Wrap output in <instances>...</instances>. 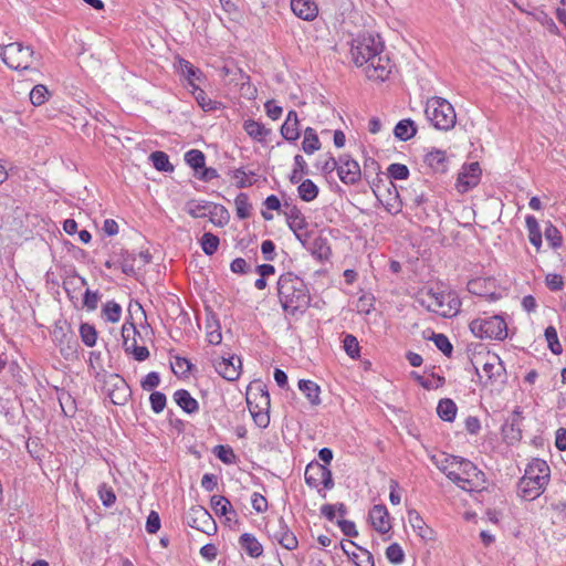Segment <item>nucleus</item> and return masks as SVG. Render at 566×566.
<instances>
[{
  "label": "nucleus",
  "mask_w": 566,
  "mask_h": 566,
  "mask_svg": "<svg viewBox=\"0 0 566 566\" xmlns=\"http://www.w3.org/2000/svg\"><path fill=\"white\" fill-rule=\"evenodd\" d=\"M179 80L182 88L191 94L203 112L221 108L222 104L208 97L205 88L208 85L206 74L187 60L179 59Z\"/></svg>",
  "instance_id": "obj_1"
},
{
  "label": "nucleus",
  "mask_w": 566,
  "mask_h": 566,
  "mask_svg": "<svg viewBox=\"0 0 566 566\" xmlns=\"http://www.w3.org/2000/svg\"><path fill=\"white\" fill-rule=\"evenodd\" d=\"M277 294L283 310L291 314H295L297 311H304L311 301L304 281L291 272L280 276L277 281Z\"/></svg>",
  "instance_id": "obj_2"
},
{
  "label": "nucleus",
  "mask_w": 566,
  "mask_h": 566,
  "mask_svg": "<svg viewBox=\"0 0 566 566\" xmlns=\"http://www.w3.org/2000/svg\"><path fill=\"white\" fill-rule=\"evenodd\" d=\"M549 481V467L544 460L534 459L527 465L524 476L518 482L521 496L526 501L538 497Z\"/></svg>",
  "instance_id": "obj_3"
},
{
  "label": "nucleus",
  "mask_w": 566,
  "mask_h": 566,
  "mask_svg": "<svg viewBox=\"0 0 566 566\" xmlns=\"http://www.w3.org/2000/svg\"><path fill=\"white\" fill-rule=\"evenodd\" d=\"M416 302L429 312L443 317H452L458 314L460 301L451 293L436 292L431 287L420 289L415 296Z\"/></svg>",
  "instance_id": "obj_4"
},
{
  "label": "nucleus",
  "mask_w": 566,
  "mask_h": 566,
  "mask_svg": "<svg viewBox=\"0 0 566 566\" xmlns=\"http://www.w3.org/2000/svg\"><path fill=\"white\" fill-rule=\"evenodd\" d=\"M149 326L142 325L137 329L134 323H125L122 327L123 346L126 353L132 354L138 361H144L149 357V350L146 347V340L149 338Z\"/></svg>",
  "instance_id": "obj_5"
},
{
  "label": "nucleus",
  "mask_w": 566,
  "mask_h": 566,
  "mask_svg": "<svg viewBox=\"0 0 566 566\" xmlns=\"http://www.w3.org/2000/svg\"><path fill=\"white\" fill-rule=\"evenodd\" d=\"M426 116L428 120L441 130H449L457 123V115L453 106L442 97H431L427 101Z\"/></svg>",
  "instance_id": "obj_6"
},
{
  "label": "nucleus",
  "mask_w": 566,
  "mask_h": 566,
  "mask_svg": "<svg viewBox=\"0 0 566 566\" xmlns=\"http://www.w3.org/2000/svg\"><path fill=\"white\" fill-rule=\"evenodd\" d=\"M1 59L8 67L24 71L31 69L36 56L31 46L23 45L21 42H13L3 45Z\"/></svg>",
  "instance_id": "obj_7"
},
{
  "label": "nucleus",
  "mask_w": 566,
  "mask_h": 566,
  "mask_svg": "<svg viewBox=\"0 0 566 566\" xmlns=\"http://www.w3.org/2000/svg\"><path fill=\"white\" fill-rule=\"evenodd\" d=\"M470 331L479 338L503 340L507 337V325L500 315L479 317L470 323Z\"/></svg>",
  "instance_id": "obj_8"
},
{
  "label": "nucleus",
  "mask_w": 566,
  "mask_h": 566,
  "mask_svg": "<svg viewBox=\"0 0 566 566\" xmlns=\"http://www.w3.org/2000/svg\"><path fill=\"white\" fill-rule=\"evenodd\" d=\"M381 51L382 44L370 33L359 34L352 41L350 54L357 66L367 65Z\"/></svg>",
  "instance_id": "obj_9"
},
{
  "label": "nucleus",
  "mask_w": 566,
  "mask_h": 566,
  "mask_svg": "<svg viewBox=\"0 0 566 566\" xmlns=\"http://www.w3.org/2000/svg\"><path fill=\"white\" fill-rule=\"evenodd\" d=\"M448 479L468 492L480 491L484 488L485 483L484 473L471 461H465L463 463L461 472L448 469Z\"/></svg>",
  "instance_id": "obj_10"
},
{
  "label": "nucleus",
  "mask_w": 566,
  "mask_h": 566,
  "mask_svg": "<svg viewBox=\"0 0 566 566\" xmlns=\"http://www.w3.org/2000/svg\"><path fill=\"white\" fill-rule=\"evenodd\" d=\"M289 228L293 231L296 239L302 243H308L310 237H313L314 230L310 229L304 214L296 207H287L284 211Z\"/></svg>",
  "instance_id": "obj_11"
},
{
  "label": "nucleus",
  "mask_w": 566,
  "mask_h": 566,
  "mask_svg": "<svg viewBox=\"0 0 566 566\" xmlns=\"http://www.w3.org/2000/svg\"><path fill=\"white\" fill-rule=\"evenodd\" d=\"M268 533L269 536L282 547L289 551L297 548V538L282 517L268 526Z\"/></svg>",
  "instance_id": "obj_12"
},
{
  "label": "nucleus",
  "mask_w": 566,
  "mask_h": 566,
  "mask_svg": "<svg viewBox=\"0 0 566 566\" xmlns=\"http://www.w3.org/2000/svg\"><path fill=\"white\" fill-rule=\"evenodd\" d=\"M52 339L60 347L62 356L67 358L76 352V340L73 339L65 321H57L52 331Z\"/></svg>",
  "instance_id": "obj_13"
},
{
  "label": "nucleus",
  "mask_w": 566,
  "mask_h": 566,
  "mask_svg": "<svg viewBox=\"0 0 566 566\" xmlns=\"http://www.w3.org/2000/svg\"><path fill=\"white\" fill-rule=\"evenodd\" d=\"M186 164L193 169L195 176L203 181H209L218 177L213 168L206 167V156L199 149H191L185 154Z\"/></svg>",
  "instance_id": "obj_14"
},
{
  "label": "nucleus",
  "mask_w": 566,
  "mask_h": 566,
  "mask_svg": "<svg viewBox=\"0 0 566 566\" xmlns=\"http://www.w3.org/2000/svg\"><path fill=\"white\" fill-rule=\"evenodd\" d=\"M188 524L207 535H212L217 532V524L211 514L202 506H195L188 514Z\"/></svg>",
  "instance_id": "obj_15"
},
{
  "label": "nucleus",
  "mask_w": 566,
  "mask_h": 566,
  "mask_svg": "<svg viewBox=\"0 0 566 566\" xmlns=\"http://www.w3.org/2000/svg\"><path fill=\"white\" fill-rule=\"evenodd\" d=\"M365 73L369 80L385 81L391 73V63L387 55L378 53L367 65Z\"/></svg>",
  "instance_id": "obj_16"
},
{
  "label": "nucleus",
  "mask_w": 566,
  "mask_h": 566,
  "mask_svg": "<svg viewBox=\"0 0 566 566\" xmlns=\"http://www.w3.org/2000/svg\"><path fill=\"white\" fill-rule=\"evenodd\" d=\"M216 371L229 381L237 380L240 376L241 359L237 356L219 357L213 363Z\"/></svg>",
  "instance_id": "obj_17"
},
{
  "label": "nucleus",
  "mask_w": 566,
  "mask_h": 566,
  "mask_svg": "<svg viewBox=\"0 0 566 566\" xmlns=\"http://www.w3.org/2000/svg\"><path fill=\"white\" fill-rule=\"evenodd\" d=\"M337 174L339 179L346 185H355L361 178V170L358 163L347 155L339 157Z\"/></svg>",
  "instance_id": "obj_18"
},
{
  "label": "nucleus",
  "mask_w": 566,
  "mask_h": 566,
  "mask_svg": "<svg viewBox=\"0 0 566 566\" xmlns=\"http://www.w3.org/2000/svg\"><path fill=\"white\" fill-rule=\"evenodd\" d=\"M481 168L479 163H471L462 167L457 180V188L465 192L479 184Z\"/></svg>",
  "instance_id": "obj_19"
},
{
  "label": "nucleus",
  "mask_w": 566,
  "mask_h": 566,
  "mask_svg": "<svg viewBox=\"0 0 566 566\" xmlns=\"http://www.w3.org/2000/svg\"><path fill=\"white\" fill-rule=\"evenodd\" d=\"M107 384L113 387V389L108 390V397L111 401L118 406L125 405L130 396V392L129 387L124 378L119 377L118 375H111Z\"/></svg>",
  "instance_id": "obj_20"
},
{
  "label": "nucleus",
  "mask_w": 566,
  "mask_h": 566,
  "mask_svg": "<svg viewBox=\"0 0 566 566\" xmlns=\"http://www.w3.org/2000/svg\"><path fill=\"white\" fill-rule=\"evenodd\" d=\"M482 370L486 376L485 384H494L504 376V367L496 355L488 354L482 364Z\"/></svg>",
  "instance_id": "obj_21"
},
{
  "label": "nucleus",
  "mask_w": 566,
  "mask_h": 566,
  "mask_svg": "<svg viewBox=\"0 0 566 566\" xmlns=\"http://www.w3.org/2000/svg\"><path fill=\"white\" fill-rule=\"evenodd\" d=\"M369 521L373 527L381 534L388 533L391 528L389 514L385 505H374L369 512Z\"/></svg>",
  "instance_id": "obj_22"
},
{
  "label": "nucleus",
  "mask_w": 566,
  "mask_h": 566,
  "mask_svg": "<svg viewBox=\"0 0 566 566\" xmlns=\"http://www.w3.org/2000/svg\"><path fill=\"white\" fill-rule=\"evenodd\" d=\"M293 13L302 20L313 21L318 14V7L314 0H291Z\"/></svg>",
  "instance_id": "obj_23"
},
{
  "label": "nucleus",
  "mask_w": 566,
  "mask_h": 566,
  "mask_svg": "<svg viewBox=\"0 0 566 566\" xmlns=\"http://www.w3.org/2000/svg\"><path fill=\"white\" fill-rule=\"evenodd\" d=\"M521 419V411L516 409L502 427V432L505 439L511 442L520 441L522 439Z\"/></svg>",
  "instance_id": "obj_24"
},
{
  "label": "nucleus",
  "mask_w": 566,
  "mask_h": 566,
  "mask_svg": "<svg viewBox=\"0 0 566 566\" xmlns=\"http://www.w3.org/2000/svg\"><path fill=\"white\" fill-rule=\"evenodd\" d=\"M347 545L350 547H355V551H347L345 544H342V548L345 552V554H347L352 558L356 566H374V556L369 551L357 546L352 541H347Z\"/></svg>",
  "instance_id": "obj_25"
},
{
  "label": "nucleus",
  "mask_w": 566,
  "mask_h": 566,
  "mask_svg": "<svg viewBox=\"0 0 566 566\" xmlns=\"http://www.w3.org/2000/svg\"><path fill=\"white\" fill-rule=\"evenodd\" d=\"M211 509L219 516H226L227 522L235 520L237 512L231 502L222 495H213L210 501Z\"/></svg>",
  "instance_id": "obj_26"
},
{
  "label": "nucleus",
  "mask_w": 566,
  "mask_h": 566,
  "mask_svg": "<svg viewBox=\"0 0 566 566\" xmlns=\"http://www.w3.org/2000/svg\"><path fill=\"white\" fill-rule=\"evenodd\" d=\"M281 135L287 142H296L300 138V122L295 111H290L281 127Z\"/></svg>",
  "instance_id": "obj_27"
},
{
  "label": "nucleus",
  "mask_w": 566,
  "mask_h": 566,
  "mask_svg": "<svg viewBox=\"0 0 566 566\" xmlns=\"http://www.w3.org/2000/svg\"><path fill=\"white\" fill-rule=\"evenodd\" d=\"M408 522L411 525L412 530L424 541H430L433 538V532L429 528L421 517V515L416 510L408 511Z\"/></svg>",
  "instance_id": "obj_28"
},
{
  "label": "nucleus",
  "mask_w": 566,
  "mask_h": 566,
  "mask_svg": "<svg viewBox=\"0 0 566 566\" xmlns=\"http://www.w3.org/2000/svg\"><path fill=\"white\" fill-rule=\"evenodd\" d=\"M302 245L321 260L327 259L331 253V249L327 245L326 240L321 235H317L316 231H314L313 237H310V242Z\"/></svg>",
  "instance_id": "obj_29"
},
{
  "label": "nucleus",
  "mask_w": 566,
  "mask_h": 566,
  "mask_svg": "<svg viewBox=\"0 0 566 566\" xmlns=\"http://www.w3.org/2000/svg\"><path fill=\"white\" fill-rule=\"evenodd\" d=\"M424 163L434 172H444L448 166L446 153L440 149L430 150L424 157Z\"/></svg>",
  "instance_id": "obj_30"
},
{
  "label": "nucleus",
  "mask_w": 566,
  "mask_h": 566,
  "mask_svg": "<svg viewBox=\"0 0 566 566\" xmlns=\"http://www.w3.org/2000/svg\"><path fill=\"white\" fill-rule=\"evenodd\" d=\"M243 129L251 138H253L256 142H264L265 138L271 133V129L266 128L263 124L253 119L244 120Z\"/></svg>",
  "instance_id": "obj_31"
},
{
  "label": "nucleus",
  "mask_w": 566,
  "mask_h": 566,
  "mask_svg": "<svg viewBox=\"0 0 566 566\" xmlns=\"http://www.w3.org/2000/svg\"><path fill=\"white\" fill-rule=\"evenodd\" d=\"M239 543L241 547L249 554L251 557H259L263 553V547L261 543L249 533H244L240 536Z\"/></svg>",
  "instance_id": "obj_32"
},
{
  "label": "nucleus",
  "mask_w": 566,
  "mask_h": 566,
  "mask_svg": "<svg viewBox=\"0 0 566 566\" xmlns=\"http://www.w3.org/2000/svg\"><path fill=\"white\" fill-rule=\"evenodd\" d=\"M298 389L306 396L311 405L317 406L321 403V388L316 382L302 379L298 381Z\"/></svg>",
  "instance_id": "obj_33"
},
{
  "label": "nucleus",
  "mask_w": 566,
  "mask_h": 566,
  "mask_svg": "<svg viewBox=\"0 0 566 566\" xmlns=\"http://www.w3.org/2000/svg\"><path fill=\"white\" fill-rule=\"evenodd\" d=\"M213 203L209 201L190 200L186 203V211L193 218H205L210 213Z\"/></svg>",
  "instance_id": "obj_34"
},
{
  "label": "nucleus",
  "mask_w": 566,
  "mask_h": 566,
  "mask_svg": "<svg viewBox=\"0 0 566 566\" xmlns=\"http://www.w3.org/2000/svg\"><path fill=\"white\" fill-rule=\"evenodd\" d=\"M394 133L398 139L403 142L409 140L417 133L416 124L411 119H402L398 122L394 129Z\"/></svg>",
  "instance_id": "obj_35"
},
{
  "label": "nucleus",
  "mask_w": 566,
  "mask_h": 566,
  "mask_svg": "<svg viewBox=\"0 0 566 566\" xmlns=\"http://www.w3.org/2000/svg\"><path fill=\"white\" fill-rule=\"evenodd\" d=\"M179 408L188 415H193L199 412L200 406L189 391L179 389Z\"/></svg>",
  "instance_id": "obj_36"
},
{
  "label": "nucleus",
  "mask_w": 566,
  "mask_h": 566,
  "mask_svg": "<svg viewBox=\"0 0 566 566\" xmlns=\"http://www.w3.org/2000/svg\"><path fill=\"white\" fill-rule=\"evenodd\" d=\"M526 228L528 230L530 242L539 250L542 245V232L539 224L534 216H527L525 219Z\"/></svg>",
  "instance_id": "obj_37"
},
{
  "label": "nucleus",
  "mask_w": 566,
  "mask_h": 566,
  "mask_svg": "<svg viewBox=\"0 0 566 566\" xmlns=\"http://www.w3.org/2000/svg\"><path fill=\"white\" fill-rule=\"evenodd\" d=\"M457 405L451 399H441L437 407L438 416L444 421H452L457 415Z\"/></svg>",
  "instance_id": "obj_38"
},
{
  "label": "nucleus",
  "mask_w": 566,
  "mask_h": 566,
  "mask_svg": "<svg viewBox=\"0 0 566 566\" xmlns=\"http://www.w3.org/2000/svg\"><path fill=\"white\" fill-rule=\"evenodd\" d=\"M321 148V142L314 128L307 127L304 130V139L302 143V149L306 154H313Z\"/></svg>",
  "instance_id": "obj_39"
},
{
  "label": "nucleus",
  "mask_w": 566,
  "mask_h": 566,
  "mask_svg": "<svg viewBox=\"0 0 566 566\" xmlns=\"http://www.w3.org/2000/svg\"><path fill=\"white\" fill-rule=\"evenodd\" d=\"M297 191L302 200L310 202L317 197L318 187L311 179H305L300 184Z\"/></svg>",
  "instance_id": "obj_40"
},
{
  "label": "nucleus",
  "mask_w": 566,
  "mask_h": 566,
  "mask_svg": "<svg viewBox=\"0 0 566 566\" xmlns=\"http://www.w3.org/2000/svg\"><path fill=\"white\" fill-rule=\"evenodd\" d=\"M57 399L63 413L66 417H73L76 411L75 399L66 390L59 391Z\"/></svg>",
  "instance_id": "obj_41"
},
{
  "label": "nucleus",
  "mask_w": 566,
  "mask_h": 566,
  "mask_svg": "<svg viewBox=\"0 0 566 566\" xmlns=\"http://www.w3.org/2000/svg\"><path fill=\"white\" fill-rule=\"evenodd\" d=\"M310 473L312 472H315V475H318L319 479H321V483L319 484H323L324 489H332L334 486V482H333V478H332V472L325 467V465H322V464H310Z\"/></svg>",
  "instance_id": "obj_42"
},
{
  "label": "nucleus",
  "mask_w": 566,
  "mask_h": 566,
  "mask_svg": "<svg viewBox=\"0 0 566 566\" xmlns=\"http://www.w3.org/2000/svg\"><path fill=\"white\" fill-rule=\"evenodd\" d=\"M247 402H248L249 410H250V412H251V415L253 417L254 422L260 428H266L269 422H270V417H269L268 410H255V408H253V401H252V395L251 394H248Z\"/></svg>",
  "instance_id": "obj_43"
},
{
  "label": "nucleus",
  "mask_w": 566,
  "mask_h": 566,
  "mask_svg": "<svg viewBox=\"0 0 566 566\" xmlns=\"http://www.w3.org/2000/svg\"><path fill=\"white\" fill-rule=\"evenodd\" d=\"M235 211L239 219H247L251 216L252 206L249 202V197L241 192L234 199Z\"/></svg>",
  "instance_id": "obj_44"
},
{
  "label": "nucleus",
  "mask_w": 566,
  "mask_h": 566,
  "mask_svg": "<svg viewBox=\"0 0 566 566\" xmlns=\"http://www.w3.org/2000/svg\"><path fill=\"white\" fill-rule=\"evenodd\" d=\"M150 160L154 167L159 171H174V165L169 161V157L164 151H154L150 154Z\"/></svg>",
  "instance_id": "obj_45"
},
{
  "label": "nucleus",
  "mask_w": 566,
  "mask_h": 566,
  "mask_svg": "<svg viewBox=\"0 0 566 566\" xmlns=\"http://www.w3.org/2000/svg\"><path fill=\"white\" fill-rule=\"evenodd\" d=\"M210 221L219 227H222L229 222L230 216L228 210L220 205L212 206L210 210Z\"/></svg>",
  "instance_id": "obj_46"
},
{
  "label": "nucleus",
  "mask_w": 566,
  "mask_h": 566,
  "mask_svg": "<svg viewBox=\"0 0 566 566\" xmlns=\"http://www.w3.org/2000/svg\"><path fill=\"white\" fill-rule=\"evenodd\" d=\"M213 454L226 464H233L237 461V455L233 449L229 446H216L213 449Z\"/></svg>",
  "instance_id": "obj_47"
},
{
  "label": "nucleus",
  "mask_w": 566,
  "mask_h": 566,
  "mask_svg": "<svg viewBox=\"0 0 566 566\" xmlns=\"http://www.w3.org/2000/svg\"><path fill=\"white\" fill-rule=\"evenodd\" d=\"M219 243V238L211 232L203 233L200 240L201 248L207 255H212L218 250Z\"/></svg>",
  "instance_id": "obj_48"
},
{
  "label": "nucleus",
  "mask_w": 566,
  "mask_h": 566,
  "mask_svg": "<svg viewBox=\"0 0 566 566\" xmlns=\"http://www.w3.org/2000/svg\"><path fill=\"white\" fill-rule=\"evenodd\" d=\"M80 335H81L82 342L86 346L93 347L96 344L97 332L93 325H90L88 323L81 324Z\"/></svg>",
  "instance_id": "obj_49"
},
{
  "label": "nucleus",
  "mask_w": 566,
  "mask_h": 566,
  "mask_svg": "<svg viewBox=\"0 0 566 566\" xmlns=\"http://www.w3.org/2000/svg\"><path fill=\"white\" fill-rule=\"evenodd\" d=\"M527 14H531L536 21H538L549 33L552 34H558L559 30L554 22V20L544 11H539L537 13H531L526 12Z\"/></svg>",
  "instance_id": "obj_50"
},
{
  "label": "nucleus",
  "mask_w": 566,
  "mask_h": 566,
  "mask_svg": "<svg viewBox=\"0 0 566 566\" xmlns=\"http://www.w3.org/2000/svg\"><path fill=\"white\" fill-rule=\"evenodd\" d=\"M49 94L45 85L38 84L30 92V101L34 106H41L46 102Z\"/></svg>",
  "instance_id": "obj_51"
},
{
  "label": "nucleus",
  "mask_w": 566,
  "mask_h": 566,
  "mask_svg": "<svg viewBox=\"0 0 566 566\" xmlns=\"http://www.w3.org/2000/svg\"><path fill=\"white\" fill-rule=\"evenodd\" d=\"M545 338L552 353L559 355L563 352L562 345L558 340L557 331L554 326H548L545 329Z\"/></svg>",
  "instance_id": "obj_52"
},
{
  "label": "nucleus",
  "mask_w": 566,
  "mask_h": 566,
  "mask_svg": "<svg viewBox=\"0 0 566 566\" xmlns=\"http://www.w3.org/2000/svg\"><path fill=\"white\" fill-rule=\"evenodd\" d=\"M137 262L136 254L124 252L120 256L119 265L123 273L127 275L135 274V263Z\"/></svg>",
  "instance_id": "obj_53"
},
{
  "label": "nucleus",
  "mask_w": 566,
  "mask_h": 566,
  "mask_svg": "<svg viewBox=\"0 0 566 566\" xmlns=\"http://www.w3.org/2000/svg\"><path fill=\"white\" fill-rule=\"evenodd\" d=\"M429 338L433 340L437 348L440 349L444 355L449 356L452 353V344L446 335L436 334L432 332Z\"/></svg>",
  "instance_id": "obj_54"
},
{
  "label": "nucleus",
  "mask_w": 566,
  "mask_h": 566,
  "mask_svg": "<svg viewBox=\"0 0 566 566\" xmlns=\"http://www.w3.org/2000/svg\"><path fill=\"white\" fill-rule=\"evenodd\" d=\"M258 390V394L249 392L252 395V401L258 400L253 408H255V410H268L270 407V395L261 387H259Z\"/></svg>",
  "instance_id": "obj_55"
},
{
  "label": "nucleus",
  "mask_w": 566,
  "mask_h": 566,
  "mask_svg": "<svg viewBox=\"0 0 566 566\" xmlns=\"http://www.w3.org/2000/svg\"><path fill=\"white\" fill-rule=\"evenodd\" d=\"M386 557L392 564H401L405 559V553L399 544L394 543L387 547Z\"/></svg>",
  "instance_id": "obj_56"
},
{
  "label": "nucleus",
  "mask_w": 566,
  "mask_h": 566,
  "mask_svg": "<svg viewBox=\"0 0 566 566\" xmlns=\"http://www.w3.org/2000/svg\"><path fill=\"white\" fill-rule=\"evenodd\" d=\"M103 312L107 321L116 323L120 318L122 307L116 302L109 301L104 305Z\"/></svg>",
  "instance_id": "obj_57"
},
{
  "label": "nucleus",
  "mask_w": 566,
  "mask_h": 566,
  "mask_svg": "<svg viewBox=\"0 0 566 566\" xmlns=\"http://www.w3.org/2000/svg\"><path fill=\"white\" fill-rule=\"evenodd\" d=\"M343 344L344 349L349 357L356 358L359 356V344L355 336L347 334L343 340Z\"/></svg>",
  "instance_id": "obj_58"
},
{
  "label": "nucleus",
  "mask_w": 566,
  "mask_h": 566,
  "mask_svg": "<svg viewBox=\"0 0 566 566\" xmlns=\"http://www.w3.org/2000/svg\"><path fill=\"white\" fill-rule=\"evenodd\" d=\"M388 175L390 178L396 180H405L409 176V169L402 164H391L388 167Z\"/></svg>",
  "instance_id": "obj_59"
},
{
  "label": "nucleus",
  "mask_w": 566,
  "mask_h": 566,
  "mask_svg": "<svg viewBox=\"0 0 566 566\" xmlns=\"http://www.w3.org/2000/svg\"><path fill=\"white\" fill-rule=\"evenodd\" d=\"M544 234L546 240L553 248H558L562 245V235L558 229L554 227L552 223L546 226Z\"/></svg>",
  "instance_id": "obj_60"
},
{
  "label": "nucleus",
  "mask_w": 566,
  "mask_h": 566,
  "mask_svg": "<svg viewBox=\"0 0 566 566\" xmlns=\"http://www.w3.org/2000/svg\"><path fill=\"white\" fill-rule=\"evenodd\" d=\"M150 405L154 412L159 413L166 407V396L160 391H154L150 397Z\"/></svg>",
  "instance_id": "obj_61"
},
{
  "label": "nucleus",
  "mask_w": 566,
  "mask_h": 566,
  "mask_svg": "<svg viewBox=\"0 0 566 566\" xmlns=\"http://www.w3.org/2000/svg\"><path fill=\"white\" fill-rule=\"evenodd\" d=\"M207 339L212 345H218L222 340V335L220 331V326L217 323L207 325Z\"/></svg>",
  "instance_id": "obj_62"
},
{
  "label": "nucleus",
  "mask_w": 566,
  "mask_h": 566,
  "mask_svg": "<svg viewBox=\"0 0 566 566\" xmlns=\"http://www.w3.org/2000/svg\"><path fill=\"white\" fill-rule=\"evenodd\" d=\"M160 382L159 374L156 371H151L145 376V378L140 381V386L144 390L150 391L156 388Z\"/></svg>",
  "instance_id": "obj_63"
},
{
  "label": "nucleus",
  "mask_w": 566,
  "mask_h": 566,
  "mask_svg": "<svg viewBox=\"0 0 566 566\" xmlns=\"http://www.w3.org/2000/svg\"><path fill=\"white\" fill-rule=\"evenodd\" d=\"M160 528V518L157 512L151 511L147 517L146 531L149 534H155Z\"/></svg>",
  "instance_id": "obj_64"
}]
</instances>
